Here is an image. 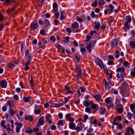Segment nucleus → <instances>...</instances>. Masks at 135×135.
Masks as SVG:
<instances>
[{
    "instance_id": "obj_1",
    "label": "nucleus",
    "mask_w": 135,
    "mask_h": 135,
    "mask_svg": "<svg viewBox=\"0 0 135 135\" xmlns=\"http://www.w3.org/2000/svg\"><path fill=\"white\" fill-rule=\"evenodd\" d=\"M25 59L26 62L25 64V70H28L29 69V65H30L31 59L32 57L31 54L28 50H26L25 52Z\"/></svg>"
},
{
    "instance_id": "obj_2",
    "label": "nucleus",
    "mask_w": 135,
    "mask_h": 135,
    "mask_svg": "<svg viewBox=\"0 0 135 135\" xmlns=\"http://www.w3.org/2000/svg\"><path fill=\"white\" fill-rule=\"evenodd\" d=\"M116 71L117 72L120 73L121 77L123 78L126 76L125 74V70L124 68L123 67H119L117 68Z\"/></svg>"
},
{
    "instance_id": "obj_3",
    "label": "nucleus",
    "mask_w": 135,
    "mask_h": 135,
    "mask_svg": "<svg viewBox=\"0 0 135 135\" xmlns=\"http://www.w3.org/2000/svg\"><path fill=\"white\" fill-rule=\"evenodd\" d=\"M97 41L96 40L94 41H90L89 44L87 45L86 48L87 50H88L89 52H91V47L94 46L95 45Z\"/></svg>"
},
{
    "instance_id": "obj_4",
    "label": "nucleus",
    "mask_w": 135,
    "mask_h": 135,
    "mask_svg": "<svg viewBox=\"0 0 135 135\" xmlns=\"http://www.w3.org/2000/svg\"><path fill=\"white\" fill-rule=\"evenodd\" d=\"M120 93L123 97L127 96L129 94V92L127 91H126L122 87H119Z\"/></svg>"
},
{
    "instance_id": "obj_5",
    "label": "nucleus",
    "mask_w": 135,
    "mask_h": 135,
    "mask_svg": "<svg viewBox=\"0 0 135 135\" xmlns=\"http://www.w3.org/2000/svg\"><path fill=\"white\" fill-rule=\"evenodd\" d=\"M97 60V61L96 62V63L100 68H104V69L105 68H106V67L104 66L103 61L101 59H98Z\"/></svg>"
},
{
    "instance_id": "obj_6",
    "label": "nucleus",
    "mask_w": 135,
    "mask_h": 135,
    "mask_svg": "<svg viewBox=\"0 0 135 135\" xmlns=\"http://www.w3.org/2000/svg\"><path fill=\"white\" fill-rule=\"evenodd\" d=\"M91 108L92 109L94 110L95 111H97L98 109L99 106L96 103H94L93 101H91Z\"/></svg>"
},
{
    "instance_id": "obj_7",
    "label": "nucleus",
    "mask_w": 135,
    "mask_h": 135,
    "mask_svg": "<svg viewBox=\"0 0 135 135\" xmlns=\"http://www.w3.org/2000/svg\"><path fill=\"white\" fill-rule=\"evenodd\" d=\"M76 71L77 73V75L78 77L81 78L82 76V71L80 67L77 66L76 67Z\"/></svg>"
},
{
    "instance_id": "obj_8",
    "label": "nucleus",
    "mask_w": 135,
    "mask_h": 135,
    "mask_svg": "<svg viewBox=\"0 0 135 135\" xmlns=\"http://www.w3.org/2000/svg\"><path fill=\"white\" fill-rule=\"evenodd\" d=\"M123 109L122 105L120 104L118 106L117 108V110L119 113L121 114L123 112Z\"/></svg>"
},
{
    "instance_id": "obj_9",
    "label": "nucleus",
    "mask_w": 135,
    "mask_h": 135,
    "mask_svg": "<svg viewBox=\"0 0 135 135\" xmlns=\"http://www.w3.org/2000/svg\"><path fill=\"white\" fill-rule=\"evenodd\" d=\"M30 26L32 30H35L38 27V25L37 23L32 22Z\"/></svg>"
},
{
    "instance_id": "obj_10",
    "label": "nucleus",
    "mask_w": 135,
    "mask_h": 135,
    "mask_svg": "<svg viewBox=\"0 0 135 135\" xmlns=\"http://www.w3.org/2000/svg\"><path fill=\"white\" fill-rule=\"evenodd\" d=\"M118 42L117 40L116 39H113L112 41L111 44V47L114 48L118 44Z\"/></svg>"
},
{
    "instance_id": "obj_11",
    "label": "nucleus",
    "mask_w": 135,
    "mask_h": 135,
    "mask_svg": "<svg viewBox=\"0 0 135 135\" xmlns=\"http://www.w3.org/2000/svg\"><path fill=\"white\" fill-rule=\"evenodd\" d=\"M51 115L49 114H47L45 117V119L48 123L50 124H51L52 123V122L51 120Z\"/></svg>"
},
{
    "instance_id": "obj_12",
    "label": "nucleus",
    "mask_w": 135,
    "mask_h": 135,
    "mask_svg": "<svg viewBox=\"0 0 135 135\" xmlns=\"http://www.w3.org/2000/svg\"><path fill=\"white\" fill-rule=\"evenodd\" d=\"M0 85L2 88H5L7 86V83L6 80H3L1 81Z\"/></svg>"
},
{
    "instance_id": "obj_13",
    "label": "nucleus",
    "mask_w": 135,
    "mask_h": 135,
    "mask_svg": "<svg viewBox=\"0 0 135 135\" xmlns=\"http://www.w3.org/2000/svg\"><path fill=\"white\" fill-rule=\"evenodd\" d=\"M103 83L104 84L105 88L106 89H107L108 88H111V87L109 85L110 84V83H108L105 79H104L103 81Z\"/></svg>"
},
{
    "instance_id": "obj_14",
    "label": "nucleus",
    "mask_w": 135,
    "mask_h": 135,
    "mask_svg": "<svg viewBox=\"0 0 135 135\" xmlns=\"http://www.w3.org/2000/svg\"><path fill=\"white\" fill-rule=\"evenodd\" d=\"M32 99V97L30 96L27 97H24L23 98V101L25 103H27L30 101H31Z\"/></svg>"
},
{
    "instance_id": "obj_15",
    "label": "nucleus",
    "mask_w": 135,
    "mask_h": 135,
    "mask_svg": "<svg viewBox=\"0 0 135 135\" xmlns=\"http://www.w3.org/2000/svg\"><path fill=\"white\" fill-rule=\"evenodd\" d=\"M66 16L65 12V11H62L61 12L60 19L61 20H62L64 19L65 18Z\"/></svg>"
},
{
    "instance_id": "obj_16",
    "label": "nucleus",
    "mask_w": 135,
    "mask_h": 135,
    "mask_svg": "<svg viewBox=\"0 0 135 135\" xmlns=\"http://www.w3.org/2000/svg\"><path fill=\"white\" fill-rule=\"evenodd\" d=\"M130 23L127 22H125L124 24V27H123L124 30H127L129 29V26L130 25Z\"/></svg>"
},
{
    "instance_id": "obj_17",
    "label": "nucleus",
    "mask_w": 135,
    "mask_h": 135,
    "mask_svg": "<svg viewBox=\"0 0 135 135\" xmlns=\"http://www.w3.org/2000/svg\"><path fill=\"white\" fill-rule=\"evenodd\" d=\"M25 119L26 120H29L30 122L32 121L33 120V117L31 115L26 116L25 117Z\"/></svg>"
},
{
    "instance_id": "obj_18",
    "label": "nucleus",
    "mask_w": 135,
    "mask_h": 135,
    "mask_svg": "<svg viewBox=\"0 0 135 135\" xmlns=\"http://www.w3.org/2000/svg\"><path fill=\"white\" fill-rule=\"evenodd\" d=\"M69 128L72 129H74L76 125L74 122H70L69 124Z\"/></svg>"
},
{
    "instance_id": "obj_19",
    "label": "nucleus",
    "mask_w": 135,
    "mask_h": 135,
    "mask_svg": "<svg viewBox=\"0 0 135 135\" xmlns=\"http://www.w3.org/2000/svg\"><path fill=\"white\" fill-rule=\"evenodd\" d=\"M106 111L105 108L104 107H100L99 110V112L100 115H103Z\"/></svg>"
},
{
    "instance_id": "obj_20",
    "label": "nucleus",
    "mask_w": 135,
    "mask_h": 135,
    "mask_svg": "<svg viewBox=\"0 0 135 135\" xmlns=\"http://www.w3.org/2000/svg\"><path fill=\"white\" fill-rule=\"evenodd\" d=\"M93 98H94L96 99V100L98 102H100V101L101 100V96L100 94L95 95L94 96H93Z\"/></svg>"
},
{
    "instance_id": "obj_21",
    "label": "nucleus",
    "mask_w": 135,
    "mask_h": 135,
    "mask_svg": "<svg viewBox=\"0 0 135 135\" xmlns=\"http://www.w3.org/2000/svg\"><path fill=\"white\" fill-rule=\"evenodd\" d=\"M94 23L95 24V29L97 30L99 29L100 26V22H99L95 21L94 22Z\"/></svg>"
},
{
    "instance_id": "obj_22",
    "label": "nucleus",
    "mask_w": 135,
    "mask_h": 135,
    "mask_svg": "<svg viewBox=\"0 0 135 135\" xmlns=\"http://www.w3.org/2000/svg\"><path fill=\"white\" fill-rule=\"evenodd\" d=\"M38 122L41 125H43L44 124V118L43 116H42L38 120Z\"/></svg>"
},
{
    "instance_id": "obj_23",
    "label": "nucleus",
    "mask_w": 135,
    "mask_h": 135,
    "mask_svg": "<svg viewBox=\"0 0 135 135\" xmlns=\"http://www.w3.org/2000/svg\"><path fill=\"white\" fill-rule=\"evenodd\" d=\"M91 104V102H89L87 101H85L83 102V105L86 107H88L90 106Z\"/></svg>"
},
{
    "instance_id": "obj_24",
    "label": "nucleus",
    "mask_w": 135,
    "mask_h": 135,
    "mask_svg": "<svg viewBox=\"0 0 135 135\" xmlns=\"http://www.w3.org/2000/svg\"><path fill=\"white\" fill-rule=\"evenodd\" d=\"M125 19L126 20L125 22H127L129 23H130L131 21V18L130 16L128 15L126 16Z\"/></svg>"
},
{
    "instance_id": "obj_25",
    "label": "nucleus",
    "mask_w": 135,
    "mask_h": 135,
    "mask_svg": "<svg viewBox=\"0 0 135 135\" xmlns=\"http://www.w3.org/2000/svg\"><path fill=\"white\" fill-rule=\"evenodd\" d=\"M85 111V112H87L89 114H91L92 113L91 109L89 107H87L86 108Z\"/></svg>"
},
{
    "instance_id": "obj_26",
    "label": "nucleus",
    "mask_w": 135,
    "mask_h": 135,
    "mask_svg": "<svg viewBox=\"0 0 135 135\" xmlns=\"http://www.w3.org/2000/svg\"><path fill=\"white\" fill-rule=\"evenodd\" d=\"M45 23L46 24L45 27L46 28H47L50 25V23L49 21L47 19H45L44 20Z\"/></svg>"
},
{
    "instance_id": "obj_27",
    "label": "nucleus",
    "mask_w": 135,
    "mask_h": 135,
    "mask_svg": "<svg viewBox=\"0 0 135 135\" xmlns=\"http://www.w3.org/2000/svg\"><path fill=\"white\" fill-rule=\"evenodd\" d=\"M104 101L107 104L110 103L112 102V99L110 97L107 98Z\"/></svg>"
},
{
    "instance_id": "obj_28",
    "label": "nucleus",
    "mask_w": 135,
    "mask_h": 135,
    "mask_svg": "<svg viewBox=\"0 0 135 135\" xmlns=\"http://www.w3.org/2000/svg\"><path fill=\"white\" fill-rule=\"evenodd\" d=\"M71 26L73 28H77L79 27V24L77 22H75L73 23Z\"/></svg>"
},
{
    "instance_id": "obj_29",
    "label": "nucleus",
    "mask_w": 135,
    "mask_h": 135,
    "mask_svg": "<svg viewBox=\"0 0 135 135\" xmlns=\"http://www.w3.org/2000/svg\"><path fill=\"white\" fill-rule=\"evenodd\" d=\"M130 45L131 47L133 49L135 48V40L131 41L130 42Z\"/></svg>"
},
{
    "instance_id": "obj_30",
    "label": "nucleus",
    "mask_w": 135,
    "mask_h": 135,
    "mask_svg": "<svg viewBox=\"0 0 135 135\" xmlns=\"http://www.w3.org/2000/svg\"><path fill=\"white\" fill-rule=\"evenodd\" d=\"M65 87L66 90L68 93H70L71 94L73 93V92L70 90V88L68 86L66 85H65Z\"/></svg>"
},
{
    "instance_id": "obj_31",
    "label": "nucleus",
    "mask_w": 135,
    "mask_h": 135,
    "mask_svg": "<svg viewBox=\"0 0 135 135\" xmlns=\"http://www.w3.org/2000/svg\"><path fill=\"white\" fill-rule=\"evenodd\" d=\"M9 114L11 116H14L15 114L12 108H10L9 109Z\"/></svg>"
},
{
    "instance_id": "obj_32",
    "label": "nucleus",
    "mask_w": 135,
    "mask_h": 135,
    "mask_svg": "<svg viewBox=\"0 0 135 135\" xmlns=\"http://www.w3.org/2000/svg\"><path fill=\"white\" fill-rule=\"evenodd\" d=\"M129 132H131V134H132L134 133V132L133 129L131 127H127Z\"/></svg>"
},
{
    "instance_id": "obj_33",
    "label": "nucleus",
    "mask_w": 135,
    "mask_h": 135,
    "mask_svg": "<svg viewBox=\"0 0 135 135\" xmlns=\"http://www.w3.org/2000/svg\"><path fill=\"white\" fill-rule=\"evenodd\" d=\"M15 124L16 126V127H19L20 128L23 127L22 124L21 123H18L17 122H16L15 123Z\"/></svg>"
},
{
    "instance_id": "obj_34",
    "label": "nucleus",
    "mask_w": 135,
    "mask_h": 135,
    "mask_svg": "<svg viewBox=\"0 0 135 135\" xmlns=\"http://www.w3.org/2000/svg\"><path fill=\"white\" fill-rule=\"evenodd\" d=\"M111 89H109L114 94H118V91L117 90H115V89L113 88H111Z\"/></svg>"
},
{
    "instance_id": "obj_35",
    "label": "nucleus",
    "mask_w": 135,
    "mask_h": 135,
    "mask_svg": "<svg viewBox=\"0 0 135 135\" xmlns=\"http://www.w3.org/2000/svg\"><path fill=\"white\" fill-rule=\"evenodd\" d=\"M30 82L31 84L30 86L31 88L33 87L34 84V83L32 77H31V79L30 80Z\"/></svg>"
},
{
    "instance_id": "obj_36",
    "label": "nucleus",
    "mask_w": 135,
    "mask_h": 135,
    "mask_svg": "<svg viewBox=\"0 0 135 135\" xmlns=\"http://www.w3.org/2000/svg\"><path fill=\"white\" fill-rule=\"evenodd\" d=\"M5 123V121L4 120H3L1 122L0 124L1 126L4 127L5 129L6 128V126L4 125V124Z\"/></svg>"
},
{
    "instance_id": "obj_37",
    "label": "nucleus",
    "mask_w": 135,
    "mask_h": 135,
    "mask_svg": "<svg viewBox=\"0 0 135 135\" xmlns=\"http://www.w3.org/2000/svg\"><path fill=\"white\" fill-rule=\"evenodd\" d=\"M109 7L110 8L109 11L112 13L114 10V6L111 4L109 5Z\"/></svg>"
},
{
    "instance_id": "obj_38",
    "label": "nucleus",
    "mask_w": 135,
    "mask_h": 135,
    "mask_svg": "<svg viewBox=\"0 0 135 135\" xmlns=\"http://www.w3.org/2000/svg\"><path fill=\"white\" fill-rule=\"evenodd\" d=\"M86 50L84 47H81L80 48V51L83 55H84V52L86 51Z\"/></svg>"
},
{
    "instance_id": "obj_39",
    "label": "nucleus",
    "mask_w": 135,
    "mask_h": 135,
    "mask_svg": "<svg viewBox=\"0 0 135 135\" xmlns=\"http://www.w3.org/2000/svg\"><path fill=\"white\" fill-rule=\"evenodd\" d=\"M123 65L126 67H129V63L127 61H125L124 62Z\"/></svg>"
},
{
    "instance_id": "obj_40",
    "label": "nucleus",
    "mask_w": 135,
    "mask_h": 135,
    "mask_svg": "<svg viewBox=\"0 0 135 135\" xmlns=\"http://www.w3.org/2000/svg\"><path fill=\"white\" fill-rule=\"evenodd\" d=\"M88 117L87 115H85L84 117V119L82 120V122L85 123L86 122V120L88 119Z\"/></svg>"
},
{
    "instance_id": "obj_41",
    "label": "nucleus",
    "mask_w": 135,
    "mask_h": 135,
    "mask_svg": "<svg viewBox=\"0 0 135 135\" xmlns=\"http://www.w3.org/2000/svg\"><path fill=\"white\" fill-rule=\"evenodd\" d=\"M15 9L14 8H12V9H11L10 8H8L7 10V12L9 13L11 12H12V11H14Z\"/></svg>"
},
{
    "instance_id": "obj_42",
    "label": "nucleus",
    "mask_w": 135,
    "mask_h": 135,
    "mask_svg": "<svg viewBox=\"0 0 135 135\" xmlns=\"http://www.w3.org/2000/svg\"><path fill=\"white\" fill-rule=\"evenodd\" d=\"M86 42H88L92 38L91 36L88 35H86Z\"/></svg>"
},
{
    "instance_id": "obj_43",
    "label": "nucleus",
    "mask_w": 135,
    "mask_h": 135,
    "mask_svg": "<svg viewBox=\"0 0 135 135\" xmlns=\"http://www.w3.org/2000/svg\"><path fill=\"white\" fill-rule=\"evenodd\" d=\"M6 104L9 106V109L11 108L12 104L9 100H7V102Z\"/></svg>"
},
{
    "instance_id": "obj_44",
    "label": "nucleus",
    "mask_w": 135,
    "mask_h": 135,
    "mask_svg": "<svg viewBox=\"0 0 135 135\" xmlns=\"http://www.w3.org/2000/svg\"><path fill=\"white\" fill-rule=\"evenodd\" d=\"M98 3L100 5H103L105 4V2L104 0H100Z\"/></svg>"
},
{
    "instance_id": "obj_45",
    "label": "nucleus",
    "mask_w": 135,
    "mask_h": 135,
    "mask_svg": "<svg viewBox=\"0 0 135 135\" xmlns=\"http://www.w3.org/2000/svg\"><path fill=\"white\" fill-rule=\"evenodd\" d=\"M127 117L129 120L131 119L132 117L133 116V114L131 113H128L127 114Z\"/></svg>"
},
{
    "instance_id": "obj_46",
    "label": "nucleus",
    "mask_w": 135,
    "mask_h": 135,
    "mask_svg": "<svg viewBox=\"0 0 135 135\" xmlns=\"http://www.w3.org/2000/svg\"><path fill=\"white\" fill-rule=\"evenodd\" d=\"M15 65L13 63H10L8 64V66L9 68H12Z\"/></svg>"
},
{
    "instance_id": "obj_47",
    "label": "nucleus",
    "mask_w": 135,
    "mask_h": 135,
    "mask_svg": "<svg viewBox=\"0 0 135 135\" xmlns=\"http://www.w3.org/2000/svg\"><path fill=\"white\" fill-rule=\"evenodd\" d=\"M71 116V114L70 113L67 114L65 115V117L66 119L68 120V119L70 118Z\"/></svg>"
},
{
    "instance_id": "obj_48",
    "label": "nucleus",
    "mask_w": 135,
    "mask_h": 135,
    "mask_svg": "<svg viewBox=\"0 0 135 135\" xmlns=\"http://www.w3.org/2000/svg\"><path fill=\"white\" fill-rule=\"evenodd\" d=\"M91 124H97V119H94L93 121L90 122Z\"/></svg>"
},
{
    "instance_id": "obj_49",
    "label": "nucleus",
    "mask_w": 135,
    "mask_h": 135,
    "mask_svg": "<svg viewBox=\"0 0 135 135\" xmlns=\"http://www.w3.org/2000/svg\"><path fill=\"white\" fill-rule=\"evenodd\" d=\"M19 85L20 86H21V87L22 89L25 88L24 87L23 83L22 81H20V82Z\"/></svg>"
},
{
    "instance_id": "obj_50",
    "label": "nucleus",
    "mask_w": 135,
    "mask_h": 135,
    "mask_svg": "<svg viewBox=\"0 0 135 135\" xmlns=\"http://www.w3.org/2000/svg\"><path fill=\"white\" fill-rule=\"evenodd\" d=\"M135 107V105L133 104H131L130 105V108L131 110H133Z\"/></svg>"
},
{
    "instance_id": "obj_51",
    "label": "nucleus",
    "mask_w": 135,
    "mask_h": 135,
    "mask_svg": "<svg viewBox=\"0 0 135 135\" xmlns=\"http://www.w3.org/2000/svg\"><path fill=\"white\" fill-rule=\"evenodd\" d=\"M64 101L63 102V103L65 104L68 102V101L69 100V98L68 99L67 98H64Z\"/></svg>"
},
{
    "instance_id": "obj_52",
    "label": "nucleus",
    "mask_w": 135,
    "mask_h": 135,
    "mask_svg": "<svg viewBox=\"0 0 135 135\" xmlns=\"http://www.w3.org/2000/svg\"><path fill=\"white\" fill-rule=\"evenodd\" d=\"M58 116L60 119H61L62 118L63 114L62 113L60 112L58 114Z\"/></svg>"
},
{
    "instance_id": "obj_53",
    "label": "nucleus",
    "mask_w": 135,
    "mask_h": 135,
    "mask_svg": "<svg viewBox=\"0 0 135 135\" xmlns=\"http://www.w3.org/2000/svg\"><path fill=\"white\" fill-rule=\"evenodd\" d=\"M106 27V26L105 25L103 24L102 25L101 27V28L102 30H104Z\"/></svg>"
},
{
    "instance_id": "obj_54",
    "label": "nucleus",
    "mask_w": 135,
    "mask_h": 135,
    "mask_svg": "<svg viewBox=\"0 0 135 135\" xmlns=\"http://www.w3.org/2000/svg\"><path fill=\"white\" fill-rule=\"evenodd\" d=\"M120 52L118 50L116 52V53L117 54L115 56V57L116 58H118L119 56Z\"/></svg>"
},
{
    "instance_id": "obj_55",
    "label": "nucleus",
    "mask_w": 135,
    "mask_h": 135,
    "mask_svg": "<svg viewBox=\"0 0 135 135\" xmlns=\"http://www.w3.org/2000/svg\"><path fill=\"white\" fill-rule=\"evenodd\" d=\"M41 112V111L39 109L35 110V113L36 114H39Z\"/></svg>"
},
{
    "instance_id": "obj_56",
    "label": "nucleus",
    "mask_w": 135,
    "mask_h": 135,
    "mask_svg": "<svg viewBox=\"0 0 135 135\" xmlns=\"http://www.w3.org/2000/svg\"><path fill=\"white\" fill-rule=\"evenodd\" d=\"M97 4H98L97 2L96 1H95L94 2V4H91V6L92 7H97Z\"/></svg>"
},
{
    "instance_id": "obj_57",
    "label": "nucleus",
    "mask_w": 135,
    "mask_h": 135,
    "mask_svg": "<svg viewBox=\"0 0 135 135\" xmlns=\"http://www.w3.org/2000/svg\"><path fill=\"white\" fill-rule=\"evenodd\" d=\"M91 17L93 18H94L95 17V15L94 12V11H92L91 14Z\"/></svg>"
},
{
    "instance_id": "obj_58",
    "label": "nucleus",
    "mask_w": 135,
    "mask_h": 135,
    "mask_svg": "<svg viewBox=\"0 0 135 135\" xmlns=\"http://www.w3.org/2000/svg\"><path fill=\"white\" fill-rule=\"evenodd\" d=\"M2 110L4 112L6 111L7 110L6 106H3L2 107Z\"/></svg>"
},
{
    "instance_id": "obj_59",
    "label": "nucleus",
    "mask_w": 135,
    "mask_h": 135,
    "mask_svg": "<svg viewBox=\"0 0 135 135\" xmlns=\"http://www.w3.org/2000/svg\"><path fill=\"white\" fill-rule=\"evenodd\" d=\"M113 61L112 60L109 61L107 62V64L109 65H111L113 64Z\"/></svg>"
},
{
    "instance_id": "obj_60",
    "label": "nucleus",
    "mask_w": 135,
    "mask_h": 135,
    "mask_svg": "<svg viewBox=\"0 0 135 135\" xmlns=\"http://www.w3.org/2000/svg\"><path fill=\"white\" fill-rule=\"evenodd\" d=\"M6 129L7 131H8V133H10L11 131H13V129H11L9 128L6 127Z\"/></svg>"
},
{
    "instance_id": "obj_61",
    "label": "nucleus",
    "mask_w": 135,
    "mask_h": 135,
    "mask_svg": "<svg viewBox=\"0 0 135 135\" xmlns=\"http://www.w3.org/2000/svg\"><path fill=\"white\" fill-rule=\"evenodd\" d=\"M63 122H62V120H60L59 121V122L57 123V124L58 125H63Z\"/></svg>"
},
{
    "instance_id": "obj_62",
    "label": "nucleus",
    "mask_w": 135,
    "mask_h": 135,
    "mask_svg": "<svg viewBox=\"0 0 135 135\" xmlns=\"http://www.w3.org/2000/svg\"><path fill=\"white\" fill-rule=\"evenodd\" d=\"M45 33V31L42 29L40 31V34L42 35H44Z\"/></svg>"
},
{
    "instance_id": "obj_63",
    "label": "nucleus",
    "mask_w": 135,
    "mask_h": 135,
    "mask_svg": "<svg viewBox=\"0 0 135 135\" xmlns=\"http://www.w3.org/2000/svg\"><path fill=\"white\" fill-rule=\"evenodd\" d=\"M50 40L51 41H52L53 42H55L56 39L54 37L51 36L50 38Z\"/></svg>"
},
{
    "instance_id": "obj_64",
    "label": "nucleus",
    "mask_w": 135,
    "mask_h": 135,
    "mask_svg": "<svg viewBox=\"0 0 135 135\" xmlns=\"http://www.w3.org/2000/svg\"><path fill=\"white\" fill-rule=\"evenodd\" d=\"M131 75L133 77L135 76V71H131Z\"/></svg>"
}]
</instances>
